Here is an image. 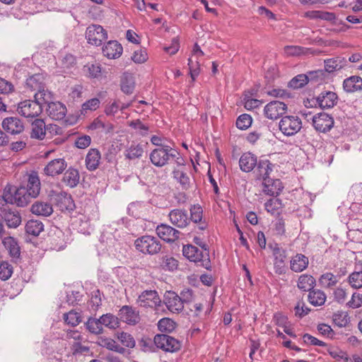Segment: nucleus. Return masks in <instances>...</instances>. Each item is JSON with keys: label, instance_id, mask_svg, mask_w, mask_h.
Returning a JSON list of instances; mask_svg holds the SVG:
<instances>
[{"label": "nucleus", "instance_id": "nucleus-30", "mask_svg": "<svg viewBox=\"0 0 362 362\" xmlns=\"http://www.w3.org/2000/svg\"><path fill=\"white\" fill-rule=\"evenodd\" d=\"M80 180L79 173L76 169L69 168L64 174L62 182L68 187L74 188Z\"/></svg>", "mask_w": 362, "mask_h": 362}, {"label": "nucleus", "instance_id": "nucleus-22", "mask_svg": "<svg viewBox=\"0 0 362 362\" xmlns=\"http://www.w3.org/2000/svg\"><path fill=\"white\" fill-rule=\"evenodd\" d=\"M2 127L11 134H18L23 132V122L16 117L5 118L2 122Z\"/></svg>", "mask_w": 362, "mask_h": 362}, {"label": "nucleus", "instance_id": "nucleus-5", "mask_svg": "<svg viewBox=\"0 0 362 362\" xmlns=\"http://www.w3.org/2000/svg\"><path fill=\"white\" fill-rule=\"evenodd\" d=\"M182 254L189 261L196 263L200 262L201 265L205 269H211V262L208 252H202L197 247L187 245L183 246Z\"/></svg>", "mask_w": 362, "mask_h": 362}, {"label": "nucleus", "instance_id": "nucleus-46", "mask_svg": "<svg viewBox=\"0 0 362 362\" xmlns=\"http://www.w3.org/2000/svg\"><path fill=\"white\" fill-rule=\"evenodd\" d=\"M349 285L355 289L362 288V271L354 272L348 277Z\"/></svg>", "mask_w": 362, "mask_h": 362}, {"label": "nucleus", "instance_id": "nucleus-9", "mask_svg": "<svg viewBox=\"0 0 362 362\" xmlns=\"http://www.w3.org/2000/svg\"><path fill=\"white\" fill-rule=\"evenodd\" d=\"M136 303L144 308H156L160 305L161 300L155 290H146L138 297Z\"/></svg>", "mask_w": 362, "mask_h": 362}, {"label": "nucleus", "instance_id": "nucleus-31", "mask_svg": "<svg viewBox=\"0 0 362 362\" xmlns=\"http://www.w3.org/2000/svg\"><path fill=\"white\" fill-rule=\"evenodd\" d=\"M345 91L353 93L362 90V78L357 76H352L346 78L343 83Z\"/></svg>", "mask_w": 362, "mask_h": 362}, {"label": "nucleus", "instance_id": "nucleus-60", "mask_svg": "<svg viewBox=\"0 0 362 362\" xmlns=\"http://www.w3.org/2000/svg\"><path fill=\"white\" fill-rule=\"evenodd\" d=\"M91 138L90 136L83 135L78 137L75 141V146L78 148L83 149L90 146Z\"/></svg>", "mask_w": 362, "mask_h": 362}, {"label": "nucleus", "instance_id": "nucleus-36", "mask_svg": "<svg viewBox=\"0 0 362 362\" xmlns=\"http://www.w3.org/2000/svg\"><path fill=\"white\" fill-rule=\"evenodd\" d=\"M308 298L311 305L320 306L325 303L327 296L322 291L313 288L312 291H310Z\"/></svg>", "mask_w": 362, "mask_h": 362}, {"label": "nucleus", "instance_id": "nucleus-34", "mask_svg": "<svg viewBox=\"0 0 362 362\" xmlns=\"http://www.w3.org/2000/svg\"><path fill=\"white\" fill-rule=\"evenodd\" d=\"M121 90L125 94H132L135 88V79L133 75L125 73L121 79Z\"/></svg>", "mask_w": 362, "mask_h": 362}, {"label": "nucleus", "instance_id": "nucleus-38", "mask_svg": "<svg viewBox=\"0 0 362 362\" xmlns=\"http://www.w3.org/2000/svg\"><path fill=\"white\" fill-rule=\"evenodd\" d=\"M305 16L309 19H321L327 21L335 20L336 16L334 13L322 11H310L305 13Z\"/></svg>", "mask_w": 362, "mask_h": 362}, {"label": "nucleus", "instance_id": "nucleus-43", "mask_svg": "<svg viewBox=\"0 0 362 362\" xmlns=\"http://www.w3.org/2000/svg\"><path fill=\"white\" fill-rule=\"evenodd\" d=\"M116 337H117V339L124 346H126L127 348H131V349H132L135 346L136 342H135L134 337L132 336V334H130L127 332H117L116 334Z\"/></svg>", "mask_w": 362, "mask_h": 362}, {"label": "nucleus", "instance_id": "nucleus-35", "mask_svg": "<svg viewBox=\"0 0 362 362\" xmlns=\"http://www.w3.org/2000/svg\"><path fill=\"white\" fill-rule=\"evenodd\" d=\"M2 243L4 247L8 250L9 255L13 258H19L21 255V248L16 240L12 237H6Z\"/></svg>", "mask_w": 362, "mask_h": 362}, {"label": "nucleus", "instance_id": "nucleus-7", "mask_svg": "<svg viewBox=\"0 0 362 362\" xmlns=\"http://www.w3.org/2000/svg\"><path fill=\"white\" fill-rule=\"evenodd\" d=\"M157 348L165 352H176L181 348V342L175 338L165 334H158L153 339Z\"/></svg>", "mask_w": 362, "mask_h": 362}, {"label": "nucleus", "instance_id": "nucleus-57", "mask_svg": "<svg viewBox=\"0 0 362 362\" xmlns=\"http://www.w3.org/2000/svg\"><path fill=\"white\" fill-rule=\"evenodd\" d=\"M132 59L136 64H141L148 59V54L144 49H139L134 52Z\"/></svg>", "mask_w": 362, "mask_h": 362}, {"label": "nucleus", "instance_id": "nucleus-23", "mask_svg": "<svg viewBox=\"0 0 362 362\" xmlns=\"http://www.w3.org/2000/svg\"><path fill=\"white\" fill-rule=\"evenodd\" d=\"M123 52L122 45L115 40L109 41L103 47V53L108 59H117Z\"/></svg>", "mask_w": 362, "mask_h": 362}, {"label": "nucleus", "instance_id": "nucleus-25", "mask_svg": "<svg viewBox=\"0 0 362 362\" xmlns=\"http://www.w3.org/2000/svg\"><path fill=\"white\" fill-rule=\"evenodd\" d=\"M65 160H51L44 169L48 176H55L61 174L66 168Z\"/></svg>", "mask_w": 362, "mask_h": 362}, {"label": "nucleus", "instance_id": "nucleus-11", "mask_svg": "<svg viewBox=\"0 0 362 362\" xmlns=\"http://www.w3.org/2000/svg\"><path fill=\"white\" fill-rule=\"evenodd\" d=\"M286 104L283 102L274 100L266 105L264 108V113L267 118L269 119H276L286 113Z\"/></svg>", "mask_w": 362, "mask_h": 362}, {"label": "nucleus", "instance_id": "nucleus-24", "mask_svg": "<svg viewBox=\"0 0 362 362\" xmlns=\"http://www.w3.org/2000/svg\"><path fill=\"white\" fill-rule=\"evenodd\" d=\"M25 87L31 90H37L36 93L49 92L45 89V78L41 74H34L27 78Z\"/></svg>", "mask_w": 362, "mask_h": 362}, {"label": "nucleus", "instance_id": "nucleus-52", "mask_svg": "<svg viewBox=\"0 0 362 362\" xmlns=\"http://www.w3.org/2000/svg\"><path fill=\"white\" fill-rule=\"evenodd\" d=\"M252 117L247 114H243L236 120V127L242 130L247 129L252 124Z\"/></svg>", "mask_w": 362, "mask_h": 362}, {"label": "nucleus", "instance_id": "nucleus-1", "mask_svg": "<svg viewBox=\"0 0 362 362\" xmlns=\"http://www.w3.org/2000/svg\"><path fill=\"white\" fill-rule=\"evenodd\" d=\"M52 98L51 92H41L34 94V100H24V117L33 118L39 116L42 111V105Z\"/></svg>", "mask_w": 362, "mask_h": 362}, {"label": "nucleus", "instance_id": "nucleus-48", "mask_svg": "<svg viewBox=\"0 0 362 362\" xmlns=\"http://www.w3.org/2000/svg\"><path fill=\"white\" fill-rule=\"evenodd\" d=\"M100 104V101L97 98H93L86 101L81 107V114L85 115L88 111H94L97 110Z\"/></svg>", "mask_w": 362, "mask_h": 362}, {"label": "nucleus", "instance_id": "nucleus-53", "mask_svg": "<svg viewBox=\"0 0 362 362\" xmlns=\"http://www.w3.org/2000/svg\"><path fill=\"white\" fill-rule=\"evenodd\" d=\"M188 66H189V74L192 78V81H194L196 78L199 74V71H200L199 62L198 60H194L192 58H189Z\"/></svg>", "mask_w": 362, "mask_h": 362}, {"label": "nucleus", "instance_id": "nucleus-45", "mask_svg": "<svg viewBox=\"0 0 362 362\" xmlns=\"http://www.w3.org/2000/svg\"><path fill=\"white\" fill-rule=\"evenodd\" d=\"M64 320L67 324L72 327L77 326L81 322V316L79 313L71 310L67 313L64 314Z\"/></svg>", "mask_w": 362, "mask_h": 362}, {"label": "nucleus", "instance_id": "nucleus-58", "mask_svg": "<svg viewBox=\"0 0 362 362\" xmlns=\"http://www.w3.org/2000/svg\"><path fill=\"white\" fill-rule=\"evenodd\" d=\"M5 221L9 228H16L20 225L21 218L19 216L9 213L5 216Z\"/></svg>", "mask_w": 362, "mask_h": 362}, {"label": "nucleus", "instance_id": "nucleus-14", "mask_svg": "<svg viewBox=\"0 0 362 362\" xmlns=\"http://www.w3.org/2000/svg\"><path fill=\"white\" fill-rule=\"evenodd\" d=\"M156 234L158 236L166 243H174L180 235V232L172 226L161 223L156 227Z\"/></svg>", "mask_w": 362, "mask_h": 362}, {"label": "nucleus", "instance_id": "nucleus-2", "mask_svg": "<svg viewBox=\"0 0 362 362\" xmlns=\"http://www.w3.org/2000/svg\"><path fill=\"white\" fill-rule=\"evenodd\" d=\"M136 249L144 255H156L161 250V243L151 235H144L134 241Z\"/></svg>", "mask_w": 362, "mask_h": 362}, {"label": "nucleus", "instance_id": "nucleus-26", "mask_svg": "<svg viewBox=\"0 0 362 362\" xmlns=\"http://www.w3.org/2000/svg\"><path fill=\"white\" fill-rule=\"evenodd\" d=\"M309 264L308 257L303 254H296L290 261V268L294 272H301Z\"/></svg>", "mask_w": 362, "mask_h": 362}, {"label": "nucleus", "instance_id": "nucleus-18", "mask_svg": "<svg viewBox=\"0 0 362 362\" xmlns=\"http://www.w3.org/2000/svg\"><path fill=\"white\" fill-rule=\"evenodd\" d=\"M262 187L263 192L272 197L279 195L284 188L280 180H273L270 177L264 179Z\"/></svg>", "mask_w": 362, "mask_h": 362}, {"label": "nucleus", "instance_id": "nucleus-41", "mask_svg": "<svg viewBox=\"0 0 362 362\" xmlns=\"http://www.w3.org/2000/svg\"><path fill=\"white\" fill-rule=\"evenodd\" d=\"M99 318L89 317L85 323L86 328L92 334H100L103 332V328Z\"/></svg>", "mask_w": 362, "mask_h": 362}, {"label": "nucleus", "instance_id": "nucleus-8", "mask_svg": "<svg viewBox=\"0 0 362 362\" xmlns=\"http://www.w3.org/2000/svg\"><path fill=\"white\" fill-rule=\"evenodd\" d=\"M86 37L89 44L100 46L107 40V33L101 25L92 24L86 29Z\"/></svg>", "mask_w": 362, "mask_h": 362}, {"label": "nucleus", "instance_id": "nucleus-13", "mask_svg": "<svg viewBox=\"0 0 362 362\" xmlns=\"http://www.w3.org/2000/svg\"><path fill=\"white\" fill-rule=\"evenodd\" d=\"M313 124L317 131L325 133L333 127L334 119L328 114L320 112L313 117Z\"/></svg>", "mask_w": 362, "mask_h": 362}, {"label": "nucleus", "instance_id": "nucleus-61", "mask_svg": "<svg viewBox=\"0 0 362 362\" xmlns=\"http://www.w3.org/2000/svg\"><path fill=\"white\" fill-rule=\"evenodd\" d=\"M303 342L305 344H309L313 346H326L327 344L324 341L319 340L316 337L309 334H305L303 336Z\"/></svg>", "mask_w": 362, "mask_h": 362}, {"label": "nucleus", "instance_id": "nucleus-15", "mask_svg": "<svg viewBox=\"0 0 362 362\" xmlns=\"http://www.w3.org/2000/svg\"><path fill=\"white\" fill-rule=\"evenodd\" d=\"M119 320L129 325H135L140 320L139 313L129 305H123L119 310Z\"/></svg>", "mask_w": 362, "mask_h": 362}, {"label": "nucleus", "instance_id": "nucleus-27", "mask_svg": "<svg viewBox=\"0 0 362 362\" xmlns=\"http://www.w3.org/2000/svg\"><path fill=\"white\" fill-rule=\"evenodd\" d=\"M178 155L177 150L165 145L161 147H158L154 149L151 155L150 158H175Z\"/></svg>", "mask_w": 362, "mask_h": 362}, {"label": "nucleus", "instance_id": "nucleus-49", "mask_svg": "<svg viewBox=\"0 0 362 362\" xmlns=\"http://www.w3.org/2000/svg\"><path fill=\"white\" fill-rule=\"evenodd\" d=\"M161 266L165 270L174 271L177 268L178 262L174 257L165 255L162 257Z\"/></svg>", "mask_w": 362, "mask_h": 362}, {"label": "nucleus", "instance_id": "nucleus-19", "mask_svg": "<svg viewBox=\"0 0 362 362\" xmlns=\"http://www.w3.org/2000/svg\"><path fill=\"white\" fill-rule=\"evenodd\" d=\"M47 103V112L51 118L61 120L65 117L66 107L64 104L60 102H52L51 100Z\"/></svg>", "mask_w": 362, "mask_h": 362}, {"label": "nucleus", "instance_id": "nucleus-33", "mask_svg": "<svg viewBox=\"0 0 362 362\" xmlns=\"http://www.w3.org/2000/svg\"><path fill=\"white\" fill-rule=\"evenodd\" d=\"M316 284L315 279L309 274H302L298 280V288L303 291H312Z\"/></svg>", "mask_w": 362, "mask_h": 362}, {"label": "nucleus", "instance_id": "nucleus-10", "mask_svg": "<svg viewBox=\"0 0 362 362\" xmlns=\"http://www.w3.org/2000/svg\"><path fill=\"white\" fill-rule=\"evenodd\" d=\"M25 192L24 193V199L25 197L36 198L38 197L41 189V182L38 174L35 171H32L28 174L26 187L24 186Z\"/></svg>", "mask_w": 362, "mask_h": 362}, {"label": "nucleus", "instance_id": "nucleus-17", "mask_svg": "<svg viewBox=\"0 0 362 362\" xmlns=\"http://www.w3.org/2000/svg\"><path fill=\"white\" fill-rule=\"evenodd\" d=\"M164 303L168 309L173 313H180L184 305L182 301L180 299V296L174 291H166L164 295Z\"/></svg>", "mask_w": 362, "mask_h": 362}, {"label": "nucleus", "instance_id": "nucleus-32", "mask_svg": "<svg viewBox=\"0 0 362 362\" xmlns=\"http://www.w3.org/2000/svg\"><path fill=\"white\" fill-rule=\"evenodd\" d=\"M203 210L199 205H194L190 209V220L194 223H199V229L204 230L206 229L207 224L202 221Z\"/></svg>", "mask_w": 362, "mask_h": 362}, {"label": "nucleus", "instance_id": "nucleus-21", "mask_svg": "<svg viewBox=\"0 0 362 362\" xmlns=\"http://www.w3.org/2000/svg\"><path fill=\"white\" fill-rule=\"evenodd\" d=\"M338 97L332 91H322L317 98V102L322 109L333 107L337 103Z\"/></svg>", "mask_w": 362, "mask_h": 362}, {"label": "nucleus", "instance_id": "nucleus-64", "mask_svg": "<svg viewBox=\"0 0 362 362\" xmlns=\"http://www.w3.org/2000/svg\"><path fill=\"white\" fill-rule=\"evenodd\" d=\"M362 305V296L357 293H354L351 300L347 303V305L351 308H358Z\"/></svg>", "mask_w": 362, "mask_h": 362}, {"label": "nucleus", "instance_id": "nucleus-54", "mask_svg": "<svg viewBox=\"0 0 362 362\" xmlns=\"http://www.w3.org/2000/svg\"><path fill=\"white\" fill-rule=\"evenodd\" d=\"M13 273V267L7 262L0 264V279L3 281L8 279Z\"/></svg>", "mask_w": 362, "mask_h": 362}, {"label": "nucleus", "instance_id": "nucleus-6", "mask_svg": "<svg viewBox=\"0 0 362 362\" xmlns=\"http://www.w3.org/2000/svg\"><path fill=\"white\" fill-rule=\"evenodd\" d=\"M280 131L286 136L296 134L302 128V121L295 115L283 117L279 124Z\"/></svg>", "mask_w": 362, "mask_h": 362}, {"label": "nucleus", "instance_id": "nucleus-56", "mask_svg": "<svg viewBox=\"0 0 362 362\" xmlns=\"http://www.w3.org/2000/svg\"><path fill=\"white\" fill-rule=\"evenodd\" d=\"M341 68V65L338 59H329L325 61V69L329 73L339 70Z\"/></svg>", "mask_w": 362, "mask_h": 362}, {"label": "nucleus", "instance_id": "nucleus-63", "mask_svg": "<svg viewBox=\"0 0 362 362\" xmlns=\"http://www.w3.org/2000/svg\"><path fill=\"white\" fill-rule=\"evenodd\" d=\"M119 110V101L114 100L112 103H108L105 109V113L107 116H114Z\"/></svg>", "mask_w": 362, "mask_h": 362}, {"label": "nucleus", "instance_id": "nucleus-47", "mask_svg": "<svg viewBox=\"0 0 362 362\" xmlns=\"http://www.w3.org/2000/svg\"><path fill=\"white\" fill-rule=\"evenodd\" d=\"M158 328L162 332H171L175 328V323L171 319L164 317L158 321Z\"/></svg>", "mask_w": 362, "mask_h": 362}, {"label": "nucleus", "instance_id": "nucleus-20", "mask_svg": "<svg viewBox=\"0 0 362 362\" xmlns=\"http://www.w3.org/2000/svg\"><path fill=\"white\" fill-rule=\"evenodd\" d=\"M273 255L274 257V265L275 272L279 274L285 273V260L286 259V250L283 248L276 246L273 249Z\"/></svg>", "mask_w": 362, "mask_h": 362}, {"label": "nucleus", "instance_id": "nucleus-29", "mask_svg": "<svg viewBox=\"0 0 362 362\" xmlns=\"http://www.w3.org/2000/svg\"><path fill=\"white\" fill-rule=\"evenodd\" d=\"M272 167L273 165L269 162V160H259L254 170L258 179L264 181V178L269 177V175L272 171Z\"/></svg>", "mask_w": 362, "mask_h": 362}, {"label": "nucleus", "instance_id": "nucleus-16", "mask_svg": "<svg viewBox=\"0 0 362 362\" xmlns=\"http://www.w3.org/2000/svg\"><path fill=\"white\" fill-rule=\"evenodd\" d=\"M168 217L173 225L180 228L187 227L190 222L187 211L185 209H173L170 211Z\"/></svg>", "mask_w": 362, "mask_h": 362}, {"label": "nucleus", "instance_id": "nucleus-39", "mask_svg": "<svg viewBox=\"0 0 362 362\" xmlns=\"http://www.w3.org/2000/svg\"><path fill=\"white\" fill-rule=\"evenodd\" d=\"M338 281L339 279L337 276L331 272H327L322 274L319 279L320 286L326 288L334 286L337 284Z\"/></svg>", "mask_w": 362, "mask_h": 362}, {"label": "nucleus", "instance_id": "nucleus-62", "mask_svg": "<svg viewBox=\"0 0 362 362\" xmlns=\"http://www.w3.org/2000/svg\"><path fill=\"white\" fill-rule=\"evenodd\" d=\"M62 65L63 68L69 69L76 64V58L71 54H62Z\"/></svg>", "mask_w": 362, "mask_h": 362}, {"label": "nucleus", "instance_id": "nucleus-55", "mask_svg": "<svg viewBox=\"0 0 362 362\" xmlns=\"http://www.w3.org/2000/svg\"><path fill=\"white\" fill-rule=\"evenodd\" d=\"M257 160H238L241 170L249 173L255 168Z\"/></svg>", "mask_w": 362, "mask_h": 362}, {"label": "nucleus", "instance_id": "nucleus-37", "mask_svg": "<svg viewBox=\"0 0 362 362\" xmlns=\"http://www.w3.org/2000/svg\"><path fill=\"white\" fill-rule=\"evenodd\" d=\"M102 327L105 326L110 329H115L119 327V317L112 313L104 314L99 317Z\"/></svg>", "mask_w": 362, "mask_h": 362}, {"label": "nucleus", "instance_id": "nucleus-12", "mask_svg": "<svg viewBox=\"0 0 362 362\" xmlns=\"http://www.w3.org/2000/svg\"><path fill=\"white\" fill-rule=\"evenodd\" d=\"M22 189L23 186L21 185L18 187L10 185H6L3 193L6 202L11 204H16L18 206H23Z\"/></svg>", "mask_w": 362, "mask_h": 362}, {"label": "nucleus", "instance_id": "nucleus-42", "mask_svg": "<svg viewBox=\"0 0 362 362\" xmlns=\"http://www.w3.org/2000/svg\"><path fill=\"white\" fill-rule=\"evenodd\" d=\"M334 323L339 327H344L349 323V317L347 313L338 311L332 316Z\"/></svg>", "mask_w": 362, "mask_h": 362}, {"label": "nucleus", "instance_id": "nucleus-50", "mask_svg": "<svg viewBox=\"0 0 362 362\" xmlns=\"http://www.w3.org/2000/svg\"><path fill=\"white\" fill-rule=\"evenodd\" d=\"M174 178L176 179L182 185V188L187 189L189 186V178L185 173L177 169L173 171Z\"/></svg>", "mask_w": 362, "mask_h": 362}, {"label": "nucleus", "instance_id": "nucleus-4", "mask_svg": "<svg viewBox=\"0 0 362 362\" xmlns=\"http://www.w3.org/2000/svg\"><path fill=\"white\" fill-rule=\"evenodd\" d=\"M48 196L51 204L54 205L62 211H71L75 208L71 196L66 192L52 189Z\"/></svg>", "mask_w": 362, "mask_h": 362}, {"label": "nucleus", "instance_id": "nucleus-3", "mask_svg": "<svg viewBox=\"0 0 362 362\" xmlns=\"http://www.w3.org/2000/svg\"><path fill=\"white\" fill-rule=\"evenodd\" d=\"M59 127L56 124L46 125L42 119H35L30 124V136L33 139L43 140L47 132L58 134Z\"/></svg>", "mask_w": 362, "mask_h": 362}, {"label": "nucleus", "instance_id": "nucleus-28", "mask_svg": "<svg viewBox=\"0 0 362 362\" xmlns=\"http://www.w3.org/2000/svg\"><path fill=\"white\" fill-rule=\"evenodd\" d=\"M30 211L37 216H49L53 213V208L51 204L37 201L32 205Z\"/></svg>", "mask_w": 362, "mask_h": 362}, {"label": "nucleus", "instance_id": "nucleus-51", "mask_svg": "<svg viewBox=\"0 0 362 362\" xmlns=\"http://www.w3.org/2000/svg\"><path fill=\"white\" fill-rule=\"evenodd\" d=\"M308 49L294 45H288L284 47V53L287 56H298L307 53Z\"/></svg>", "mask_w": 362, "mask_h": 362}, {"label": "nucleus", "instance_id": "nucleus-59", "mask_svg": "<svg viewBox=\"0 0 362 362\" xmlns=\"http://www.w3.org/2000/svg\"><path fill=\"white\" fill-rule=\"evenodd\" d=\"M116 343L117 342L114 339L106 337H100L97 341V344L99 346L106 348L110 351H113Z\"/></svg>", "mask_w": 362, "mask_h": 362}, {"label": "nucleus", "instance_id": "nucleus-40", "mask_svg": "<svg viewBox=\"0 0 362 362\" xmlns=\"http://www.w3.org/2000/svg\"><path fill=\"white\" fill-rule=\"evenodd\" d=\"M25 228L28 234L37 236L43 230V224L38 220H30Z\"/></svg>", "mask_w": 362, "mask_h": 362}, {"label": "nucleus", "instance_id": "nucleus-44", "mask_svg": "<svg viewBox=\"0 0 362 362\" xmlns=\"http://www.w3.org/2000/svg\"><path fill=\"white\" fill-rule=\"evenodd\" d=\"M309 81V78L306 74H299L294 78H293L289 82H288V87L293 88V89H298L303 87L305 85L308 83Z\"/></svg>", "mask_w": 362, "mask_h": 362}]
</instances>
